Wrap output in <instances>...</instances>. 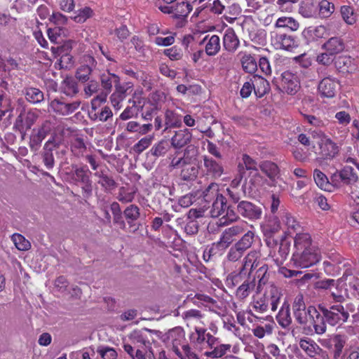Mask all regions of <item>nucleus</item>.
<instances>
[{
    "label": "nucleus",
    "instance_id": "f257e3e1",
    "mask_svg": "<svg viewBox=\"0 0 359 359\" xmlns=\"http://www.w3.org/2000/svg\"><path fill=\"white\" fill-rule=\"evenodd\" d=\"M320 255L318 248L312 245L309 233H297L294 237V252L291 262L297 267L308 268L318 263Z\"/></svg>",
    "mask_w": 359,
    "mask_h": 359
},
{
    "label": "nucleus",
    "instance_id": "f03ea898",
    "mask_svg": "<svg viewBox=\"0 0 359 359\" xmlns=\"http://www.w3.org/2000/svg\"><path fill=\"white\" fill-rule=\"evenodd\" d=\"M228 214V221L230 222H237L241 217L250 221H255L261 219L262 209L257 204L242 200L236 207L233 205V208H230Z\"/></svg>",
    "mask_w": 359,
    "mask_h": 359
},
{
    "label": "nucleus",
    "instance_id": "7ed1b4c3",
    "mask_svg": "<svg viewBox=\"0 0 359 359\" xmlns=\"http://www.w3.org/2000/svg\"><path fill=\"white\" fill-rule=\"evenodd\" d=\"M318 309L325 317L326 322L331 326L341 325L349 318V313L341 304L332 305L329 308L319 304Z\"/></svg>",
    "mask_w": 359,
    "mask_h": 359
},
{
    "label": "nucleus",
    "instance_id": "20e7f679",
    "mask_svg": "<svg viewBox=\"0 0 359 359\" xmlns=\"http://www.w3.org/2000/svg\"><path fill=\"white\" fill-rule=\"evenodd\" d=\"M38 118L39 113L36 110L29 109L26 111L25 107H22L14 122L13 129L19 132L22 137L24 138L27 131L31 129Z\"/></svg>",
    "mask_w": 359,
    "mask_h": 359
},
{
    "label": "nucleus",
    "instance_id": "39448f33",
    "mask_svg": "<svg viewBox=\"0 0 359 359\" xmlns=\"http://www.w3.org/2000/svg\"><path fill=\"white\" fill-rule=\"evenodd\" d=\"M255 241V233L248 231L241 238L237 241L229 250L227 259L231 262H236L240 259L245 252L248 250Z\"/></svg>",
    "mask_w": 359,
    "mask_h": 359
},
{
    "label": "nucleus",
    "instance_id": "423d86ee",
    "mask_svg": "<svg viewBox=\"0 0 359 359\" xmlns=\"http://www.w3.org/2000/svg\"><path fill=\"white\" fill-rule=\"evenodd\" d=\"M330 180L332 184L334 186H339L341 184L352 185L358 180V175L353 168L344 166L341 170L333 173Z\"/></svg>",
    "mask_w": 359,
    "mask_h": 359
},
{
    "label": "nucleus",
    "instance_id": "0eeeda50",
    "mask_svg": "<svg viewBox=\"0 0 359 359\" xmlns=\"http://www.w3.org/2000/svg\"><path fill=\"white\" fill-rule=\"evenodd\" d=\"M74 175L76 180L83 185L81 187L83 196L85 198H89L93 194V182L90 179V171L86 165L78 167L76 165H72Z\"/></svg>",
    "mask_w": 359,
    "mask_h": 359
},
{
    "label": "nucleus",
    "instance_id": "6e6552de",
    "mask_svg": "<svg viewBox=\"0 0 359 359\" xmlns=\"http://www.w3.org/2000/svg\"><path fill=\"white\" fill-rule=\"evenodd\" d=\"M212 201V203L210 210V217L217 218L223 215V217L228 220V211L230 208H233V205L227 203L226 196H224L223 194H219L217 195Z\"/></svg>",
    "mask_w": 359,
    "mask_h": 359
},
{
    "label": "nucleus",
    "instance_id": "1a4fd4ad",
    "mask_svg": "<svg viewBox=\"0 0 359 359\" xmlns=\"http://www.w3.org/2000/svg\"><path fill=\"white\" fill-rule=\"evenodd\" d=\"M84 62L85 63L80 65L75 73L76 79L81 83H86L92 79L93 70L97 66V61L92 56H85Z\"/></svg>",
    "mask_w": 359,
    "mask_h": 359
},
{
    "label": "nucleus",
    "instance_id": "9d476101",
    "mask_svg": "<svg viewBox=\"0 0 359 359\" xmlns=\"http://www.w3.org/2000/svg\"><path fill=\"white\" fill-rule=\"evenodd\" d=\"M81 104L79 100L65 102L60 99H54L50 103V109L60 116H67L77 110Z\"/></svg>",
    "mask_w": 359,
    "mask_h": 359
},
{
    "label": "nucleus",
    "instance_id": "9b49d317",
    "mask_svg": "<svg viewBox=\"0 0 359 359\" xmlns=\"http://www.w3.org/2000/svg\"><path fill=\"white\" fill-rule=\"evenodd\" d=\"M58 145L54 138L48 140L41 152V157L44 166L48 170H52L55 166L54 154L57 153Z\"/></svg>",
    "mask_w": 359,
    "mask_h": 359
},
{
    "label": "nucleus",
    "instance_id": "f8f14e48",
    "mask_svg": "<svg viewBox=\"0 0 359 359\" xmlns=\"http://www.w3.org/2000/svg\"><path fill=\"white\" fill-rule=\"evenodd\" d=\"M259 168L269 178L268 185L276 187L278 180L280 179V170L278 165L271 161H263L259 163Z\"/></svg>",
    "mask_w": 359,
    "mask_h": 359
},
{
    "label": "nucleus",
    "instance_id": "ddd939ff",
    "mask_svg": "<svg viewBox=\"0 0 359 359\" xmlns=\"http://www.w3.org/2000/svg\"><path fill=\"white\" fill-rule=\"evenodd\" d=\"M309 317L311 323L313 325L315 332L317 334H323L327 330L326 320L320 311L317 309L314 306H309Z\"/></svg>",
    "mask_w": 359,
    "mask_h": 359
},
{
    "label": "nucleus",
    "instance_id": "4468645a",
    "mask_svg": "<svg viewBox=\"0 0 359 359\" xmlns=\"http://www.w3.org/2000/svg\"><path fill=\"white\" fill-rule=\"evenodd\" d=\"M281 83L284 90L288 95H295L300 89L298 77L290 72L286 71L282 73Z\"/></svg>",
    "mask_w": 359,
    "mask_h": 359
},
{
    "label": "nucleus",
    "instance_id": "2eb2a0df",
    "mask_svg": "<svg viewBox=\"0 0 359 359\" xmlns=\"http://www.w3.org/2000/svg\"><path fill=\"white\" fill-rule=\"evenodd\" d=\"M339 87L338 82L330 77L324 78L318 84V92L323 97L332 98L335 96Z\"/></svg>",
    "mask_w": 359,
    "mask_h": 359
},
{
    "label": "nucleus",
    "instance_id": "dca6fc26",
    "mask_svg": "<svg viewBox=\"0 0 359 359\" xmlns=\"http://www.w3.org/2000/svg\"><path fill=\"white\" fill-rule=\"evenodd\" d=\"M244 231L245 229L241 225H234L226 228L222 233L218 241L226 249L233 242L234 237L242 234Z\"/></svg>",
    "mask_w": 359,
    "mask_h": 359
},
{
    "label": "nucleus",
    "instance_id": "f3484780",
    "mask_svg": "<svg viewBox=\"0 0 359 359\" xmlns=\"http://www.w3.org/2000/svg\"><path fill=\"white\" fill-rule=\"evenodd\" d=\"M320 154L324 159H333L339 153V147L332 140L325 138L320 144Z\"/></svg>",
    "mask_w": 359,
    "mask_h": 359
},
{
    "label": "nucleus",
    "instance_id": "a211bd4d",
    "mask_svg": "<svg viewBox=\"0 0 359 359\" xmlns=\"http://www.w3.org/2000/svg\"><path fill=\"white\" fill-rule=\"evenodd\" d=\"M203 164L208 175H211L214 178L220 177L224 173L223 165L208 156H203Z\"/></svg>",
    "mask_w": 359,
    "mask_h": 359
},
{
    "label": "nucleus",
    "instance_id": "6ab92c4d",
    "mask_svg": "<svg viewBox=\"0 0 359 359\" xmlns=\"http://www.w3.org/2000/svg\"><path fill=\"white\" fill-rule=\"evenodd\" d=\"M222 42L224 49L230 53L235 52L240 45L239 39L232 28L225 31Z\"/></svg>",
    "mask_w": 359,
    "mask_h": 359
},
{
    "label": "nucleus",
    "instance_id": "aec40b11",
    "mask_svg": "<svg viewBox=\"0 0 359 359\" xmlns=\"http://www.w3.org/2000/svg\"><path fill=\"white\" fill-rule=\"evenodd\" d=\"M345 48L344 40L339 36H333L330 38L322 46V49L336 55L341 53Z\"/></svg>",
    "mask_w": 359,
    "mask_h": 359
},
{
    "label": "nucleus",
    "instance_id": "412c9836",
    "mask_svg": "<svg viewBox=\"0 0 359 359\" xmlns=\"http://www.w3.org/2000/svg\"><path fill=\"white\" fill-rule=\"evenodd\" d=\"M191 138L192 135L188 129L180 130L176 131L171 138V145L175 149H180L187 145L191 142Z\"/></svg>",
    "mask_w": 359,
    "mask_h": 359
},
{
    "label": "nucleus",
    "instance_id": "4be33fe9",
    "mask_svg": "<svg viewBox=\"0 0 359 359\" xmlns=\"http://www.w3.org/2000/svg\"><path fill=\"white\" fill-rule=\"evenodd\" d=\"M251 257H253L252 254L247 255L244 259L243 266L238 273L233 272L228 275L226 278L228 284H231L232 286H236L243 280V276L247 273L246 270L248 269V266L249 265L248 262H250Z\"/></svg>",
    "mask_w": 359,
    "mask_h": 359
},
{
    "label": "nucleus",
    "instance_id": "5701e85b",
    "mask_svg": "<svg viewBox=\"0 0 359 359\" xmlns=\"http://www.w3.org/2000/svg\"><path fill=\"white\" fill-rule=\"evenodd\" d=\"M254 92L257 97H262L270 90L269 83L262 76L253 75L252 77Z\"/></svg>",
    "mask_w": 359,
    "mask_h": 359
},
{
    "label": "nucleus",
    "instance_id": "b1692460",
    "mask_svg": "<svg viewBox=\"0 0 359 359\" xmlns=\"http://www.w3.org/2000/svg\"><path fill=\"white\" fill-rule=\"evenodd\" d=\"M223 194L226 196L228 204H238L242 198L246 196V182L242 184L241 190L226 189Z\"/></svg>",
    "mask_w": 359,
    "mask_h": 359
},
{
    "label": "nucleus",
    "instance_id": "393cba45",
    "mask_svg": "<svg viewBox=\"0 0 359 359\" xmlns=\"http://www.w3.org/2000/svg\"><path fill=\"white\" fill-rule=\"evenodd\" d=\"M278 323L283 328H288L292 324L290 304L285 302L276 316Z\"/></svg>",
    "mask_w": 359,
    "mask_h": 359
},
{
    "label": "nucleus",
    "instance_id": "a878e982",
    "mask_svg": "<svg viewBox=\"0 0 359 359\" xmlns=\"http://www.w3.org/2000/svg\"><path fill=\"white\" fill-rule=\"evenodd\" d=\"M299 344L309 356H316L323 351L322 348L311 339H301Z\"/></svg>",
    "mask_w": 359,
    "mask_h": 359
},
{
    "label": "nucleus",
    "instance_id": "bb28decb",
    "mask_svg": "<svg viewBox=\"0 0 359 359\" xmlns=\"http://www.w3.org/2000/svg\"><path fill=\"white\" fill-rule=\"evenodd\" d=\"M61 92L69 97H74L79 93L76 81L72 76H67L61 83Z\"/></svg>",
    "mask_w": 359,
    "mask_h": 359
},
{
    "label": "nucleus",
    "instance_id": "cd10ccee",
    "mask_svg": "<svg viewBox=\"0 0 359 359\" xmlns=\"http://www.w3.org/2000/svg\"><path fill=\"white\" fill-rule=\"evenodd\" d=\"M95 175L99 178L97 183L101 185L105 191H111L116 188L117 183L111 176L107 175L104 170L95 172Z\"/></svg>",
    "mask_w": 359,
    "mask_h": 359
},
{
    "label": "nucleus",
    "instance_id": "c85d7f7f",
    "mask_svg": "<svg viewBox=\"0 0 359 359\" xmlns=\"http://www.w3.org/2000/svg\"><path fill=\"white\" fill-rule=\"evenodd\" d=\"M241 62L243 71L246 73L254 74L257 70L256 58L251 54L243 53Z\"/></svg>",
    "mask_w": 359,
    "mask_h": 359
},
{
    "label": "nucleus",
    "instance_id": "c756f323",
    "mask_svg": "<svg viewBox=\"0 0 359 359\" xmlns=\"http://www.w3.org/2000/svg\"><path fill=\"white\" fill-rule=\"evenodd\" d=\"M23 93L26 100L32 104L40 103L44 99L43 93L36 88L27 87L24 89Z\"/></svg>",
    "mask_w": 359,
    "mask_h": 359
},
{
    "label": "nucleus",
    "instance_id": "7c9ffc66",
    "mask_svg": "<svg viewBox=\"0 0 359 359\" xmlns=\"http://www.w3.org/2000/svg\"><path fill=\"white\" fill-rule=\"evenodd\" d=\"M255 286V278L250 279V277H248V279L244 280V282L238 287L236 292V297L239 299H245L249 296L251 291L253 290Z\"/></svg>",
    "mask_w": 359,
    "mask_h": 359
},
{
    "label": "nucleus",
    "instance_id": "2f4dec72",
    "mask_svg": "<svg viewBox=\"0 0 359 359\" xmlns=\"http://www.w3.org/2000/svg\"><path fill=\"white\" fill-rule=\"evenodd\" d=\"M318 4L313 0H304L301 2L299 13L305 18H311L316 15Z\"/></svg>",
    "mask_w": 359,
    "mask_h": 359
},
{
    "label": "nucleus",
    "instance_id": "473e14b6",
    "mask_svg": "<svg viewBox=\"0 0 359 359\" xmlns=\"http://www.w3.org/2000/svg\"><path fill=\"white\" fill-rule=\"evenodd\" d=\"M171 349L180 359H199L189 344H183L182 346V351H180L177 344H175Z\"/></svg>",
    "mask_w": 359,
    "mask_h": 359
},
{
    "label": "nucleus",
    "instance_id": "72a5a7b5",
    "mask_svg": "<svg viewBox=\"0 0 359 359\" xmlns=\"http://www.w3.org/2000/svg\"><path fill=\"white\" fill-rule=\"evenodd\" d=\"M347 336L344 334H336L332 338L334 345L333 357L334 359H338L341 353L343 348L346 343Z\"/></svg>",
    "mask_w": 359,
    "mask_h": 359
},
{
    "label": "nucleus",
    "instance_id": "f704fd0d",
    "mask_svg": "<svg viewBox=\"0 0 359 359\" xmlns=\"http://www.w3.org/2000/svg\"><path fill=\"white\" fill-rule=\"evenodd\" d=\"M100 81L102 88L107 93H109L112 88L113 84L115 86L117 85V83H119L120 78L115 74L107 72V74H103L101 76Z\"/></svg>",
    "mask_w": 359,
    "mask_h": 359
},
{
    "label": "nucleus",
    "instance_id": "c9c22d12",
    "mask_svg": "<svg viewBox=\"0 0 359 359\" xmlns=\"http://www.w3.org/2000/svg\"><path fill=\"white\" fill-rule=\"evenodd\" d=\"M220 39L219 37L214 34L211 36L205 44V51L209 56H215L220 50Z\"/></svg>",
    "mask_w": 359,
    "mask_h": 359
},
{
    "label": "nucleus",
    "instance_id": "e433bc0d",
    "mask_svg": "<svg viewBox=\"0 0 359 359\" xmlns=\"http://www.w3.org/2000/svg\"><path fill=\"white\" fill-rule=\"evenodd\" d=\"M276 41L280 43V47L285 50H290L298 46V42L295 37L285 34L278 35Z\"/></svg>",
    "mask_w": 359,
    "mask_h": 359
},
{
    "label": "nucleus",
    "instance_id": "4c0bfd02",
    "mask_svg": "<svg viewBox=\"0 0 359 359\" xmlns=\"http://www.w3.org/2000/svg\"><path fill=\"white\" fill-rule=\"evenodd\" d=\"M230 344H219L215 347L212 348V351H205L204 355L206 357L211 358H219L224 355L227 351H230Z\"/></svg>",
    "mask_w": 359,
    "mask_h": 359
},
{
    "label": "nucleus",
    "instance_id": "58836bf2",
    "mask_svg": "<svg viewBox=\"0 0 359 359\" xmlns=\"http://www.w3.org/2000/svg\"><path fill=\"white\" fill-rule=\"evenodd\" d=\"M268 266L266 264H263L256 271L255 276L253 278L255 280L256 278L258 279V285H257V292H261L262 290V286L266 285L268 282Z\"/></svg>",
    "mask_w": 359,
    "mask_h": 359
},
{
    "label": "nucleus",
    "instance_id": "ea45409f",
    "mask_svg": "<svg viewBox=\"0 0 359 359\" xmlns=\"http://www.w3.org/2000/svg\"><path fill=\"white\" fill-rule=\"evenodd\" d=\"M313 180L316 185L323 190L328 189L330 185L332 184L330 182L327 177L317 168L313 170Z\"/></svg>",
    "mask_w": 359,
    "mask_h": 359
},
{
    "label": "nucleus",
    "instance_id": "a19ab883",
    "mask_svg": "<svg viewBox=\"0 0 359 359\" xmlns=\"http://www.w3.org/2000/svg\"><path fill=\"white\" fill-rule=\"evenodd\" d=\"M71 151L77 157L83 156L86 151L84 140L79 137L74 138L71 143Z\"/></svg>",
    "mask_w": 359,
    "mask_h": 359
},
{
    "label": "nucleus",
    "instance_id": "79ce46f5",
    "mask_svg": "<svg viewBox=\"0 0 359 359\" xmlns=\"http://www.w3.org/2000/svg\"><path fill=\"white\" fill-rule=\"evenodd\" d=\"M165 130L169 128H176L181 125L180 116L171 110H167L165 113Z\"/></svg>",
    "mask_w": 359,
    "mask_h": 359
},
{
    "label": "nucleus",
    "instance_id": "37998d69",
    "mask_svg": "<svg viewBox=\"0 0 359 359\" xmlns=\"http://www.w3.org/2000/svg\"><path fill=\"white\" fill-rule=\"evenodd\" d=\"M170 148L167 140H161L154 144L150 150V154L155 157L163 156L168 151Z\"/></svg>",
    "mask_w": 359,
    "mask_h": 359
},
{
    "label": "nucleus",
    "instance_id": "c03bdc74",
    "mask_svg": "<svg viewBox=\"0 0 359 359\" xmlns=\"http://www.w3.org/2000/svg\"><path fill=\"white\" fill-rule=\"evenodd\" d=\"M276 27L289 28L292 31H296L299 28V23L292 18L281 17L277 20Z\"/></svg>",
    "mask_w": 359,
    "mask_h": 359
},
{
    "label": "nucleus",
    "instance_id": "a18cd8bd",
    "mask_svg": "<svg viewBox=\"0 0 359 359\" xmlns=\"http://www.w3.org/2000/svg\"><path fill=\"white\" fill-rule=\"evenodd\" d=\"M341 15L343 20L348 25H353L356 22V15L354 13V9L350 6H342L340 8Z\"/></svg>",
    "mask_w": 359,
    "mask_h": 359
},
{
    "label": "nucleus",
    "instance_id": "49530a36",
    "mask_svg": "<svg viewBox=\"0 0 359 359\" xmlns=\"http://www.w3.org/2000/svg\"><path fill=\"white\" fill-rule=\"evenodd\" d=\"M318 8L322 18H328L334 11V5L327 0H322L318 4Z\"/></svg>",
    "mask_w": 359,
    "mask_h": 359
},
{
    "label": "nucleus",
    "instance_id": "de8ad7c7",
    "mask_svg": "<svg viewBox=\"0 0 359 359\" xmlns=\"http://www.w3.org/2000/svg\"><path fill=\"white\" fill-rule=\"evenodd\" d=\"M192 6L188 1L178 3L175 6V16L177 18L187 17L192 11Z\"/></svg>",
    "mask_w": 359,
    "mask_h": 359
},
{
    "label": "nucleus",
    "instance_id": "09e8293b",
    "mask_svg": "<svg viewBox=\"0 0 359 359\" xmlns=\"http://www.w3.org/2000/svg\"><path fill=\"white\" fill-rule=\"evenodd\" d=\"M125 220H137L140 217V210L135 204H130L123 210Z\"/></svg>",
    "mask_w": 359,
    "mask_h": 359
},
{
    "label": "nucleus",
    "instance_id": "8fccbe9b",
    "mask_svg": "<svg viewBox=\"0 0 359 359\" xmlns=\"http://www.w3.org/2000/svg\"><path fill=\"white\" fill-rule=\"evenodd\" d=\"M168 338L172 340V347L177 344L178 346L181 341L184 339V333L182 329L175 327L168 332Z\"/></svg>",
    "mask_w": 359,
    "mask_h": 359
},
{
    "label": "nucleus",
    "instance_id": "3c124183",
    "mask_svg": "<svg viewBox=\"0 0 359 359\" xmlns=\"http://www.w3.org/2000/svg\"><path fill=\"white\" fill-rule=\"evenodd\" d=\"M195 332L196 337H195L194 334L191 336V342L196 346H201L205 343L208 335L206 329L202 327H196Z\"/></svg>",
    "mask_w": 359,
    "mask_h": 359
},
{
    "label": "nucleus",
    "instance_id": "603ef678",
    "mask_svg": "<svg viewBox=\"0 0 359 359\" xmlns=\"http://www.w3.org/2000/svg\"><path fill=\"white\" fill-rule=\"evenodd\" d=\"M352 60L351 57L347 56H339L334 62L336 68L341 72H349Z\"/></svg>",
    "mask_w": 359,
    "mask_h": 359
},
{
    "label": "nucleus",
    "instance_id": "864d4df0",
    "mask_svg": "<svg viewBox=\"0 0 359 359\" xmlns=\"http://www.w3.org/2000/svg\"><path fill=\"white\" fill-rule=\"evenodd\" d=\"M219 194L217 184L211 183L203 191V197L205 202L210 203L212 200Z\"/></svg>",
    "mask_w": 359,
    "mask_h": 359
},
{
    "label": "nucleus",
    "instance_id": "5fc2aeb1",
    "mask_svg": "<svg viewBox=\"0 0 359 359\" xmlns=\"http://www.w3.org/2000/svg\"><path fill=\"white\" fill-rule=\"evenodd\" d=\"M197 175L198 169L195 166H185L180 172V177L184 181L194 180Z\"/></svg>",
    "mask_w": 359,
    "mask_h": 359
},
{
    "label": "nucleus",
    "instance_id": "6e6d98bb",
    "mask_svg": "<svg viewBox=\"0 0 359 359\" xmlns=\"http://www.w3.org/2000/svg\"><path fill=\"white\" fill-rule=\"evenodd\" d=\"M13 241L15 247L20 250H27L31 246L29 241L26 240L24 236L19 233L13 235Z\"/></svg>",
    "mask_w": 359,
    "mask_h": 359
},
{
    "label": "nucleus",
    "instance_id": "4d7b16f0",
    "mask_svg": "<svg viewBox=\"0 0 359 359\" xmlns=\"http://www.w3.org/2000/svg\"><path fill=\"white\" fill-rule=\"evenodd\" d=\"M152 139V137H144L142 138L133 146V151L138 154H141L151 145Z\"/></svg>",
    "mask_w": 359,
    "mask_h": 359
},
{
    "label": "nucleus",
    "instance_id": "13d9d810",
    "mask_svg": "<svg viewBox=\"0 0 359 359\" xmlns=\"http://www.w3.org/2000/svg\"><path fill=\"white\" fill-rule=\"evenodd\" d=\"M92 13L93 11L90 7H85L79 10L72 18L76 22H83L92 15Z\"/></svg>",
    "mask_w": 359,
    "mask_h": 359
},
{
    "label": "nucleus",
    "instance_id": "bf43d9fd",
    "mask_svg": "<svg viewBox=\"0 0 359 359\" xmlns=\"http://www.w3.org/2000/svg\"><path fill=\"white\" fill-rule=\"evenodd\" d=\"M308 313H309V306L307 309L297 311L293 313L296 322L301 326L306 325L309 321H310Z\"/></svg>",
    "mask_w": 359,
    "mask_h": 359
},
{
    "label": "nucleus",
    "instance_id": "052dcab7",
    "mask_svg": "<svg viewBox=\"0 0 359 359\" xmlns=\"http://www.w3.org/2000/svg\"><path fill=\"white\" fill-rule=\"evenodd\" d=\"M283 220L288 227V229L296 231L299 230L301 226L298 222L288 212H283Z\"/></svg>",
    "mask_w": 359,
    "mask_h": 359
},
{
    "label": "nucleus",
    "instance_id": "680f3d73",
    "mask_svg": "<svg viewBox=\"0 0 359 359\" xmlns=\"http://www.w3.org/2000/svg\"><path fill=\"white\" fill-rule=\"evenodd\" d=\"M129 102H131V100H129ZM133 105L130 107H126L124 111L121 114L120 118L121 120H128L133 117L137 116L138 109L135 105V102L132 101Z\"/></svg>",
    "mask_w": 359,
    "mask_h": 359
},
{
    "label": "nucleus",
    "instance_id": "e2e57ef3",
    "mask_svg": "<svg viewBox=\"0 0 359 359\" xmlns=\"http://www.w3.org/2000/svg\"><path fill=\"white\" fill-rule=\"evenodd\" d=\"M163 53L168 56L171 60H179L182 58L183 53L180 48L176 46L164 50Z\"/></svg>",
    "mask_w": 359,
    "mask_h": 359
},
{
    "label": "nucleus",
    "instance_id": "0e129e2a",
    "mask_svg": "<svg viewBox=\"0 0 359 359\" xmlns=\"http://www.w3.org/2000/svg\"><path fill=\"white\" fill-rule=\"evenodd\" d=\"M197 155V149L196 148L192 145H188L183 151L182 157L187 161V163L189 165L191 163L195 160V158Z\"/></svg>",
    "mask_w": 359,
    "mask_h": 359
},
{
    "label": "nucleus",
    "instance_id": "69168bd1",
    "mask_svg": "<svg viewBox=\"0 0 359 359\" xmlns=\"http://www.w3.org/2000/svg\"><path fill=\"white\" fill-rule=\"evenodd\" d=\"M226 249L217 241L206 247V253L208 254V259L212 257L220 254Z\"/></svg>",
    "mask_w": 359,
    "mask_h": 359
},
{
    "label": "nucleus",
    "instance_id": "338daca9",
    "mask_svg": "<svg viewBox=\"0 0 359 359\" xmlns=\"http://www.w3.org/2000/svg\"><path fill=\"white\" fill-rule=\"evenodd\" d=\"M133 86L130 83H126L125 85H121L120 82L117 83L115 86L114 93L116 94L119 97L124 99L126 95L133 91Z\"/></svg>",
    "mask_w": 359,
    "mask_h": 359
},
{
    "label": "nucleus",
    "instance_id": "774afa93",
    "mask_svg": "<svg viewBox=\"0 0 359 359\" xmlns=\"http://www.w3.org/2000/svg\"><path fill=\"white\" fill-rule=\"evenodd\" d=\"M60 55V58L58 63L60 68L65 69H70L74 65L73 57L68 53H65Z\"/></svg>",
    "mask_w": 359,
    "mask_h": 359
}]
</instances>
